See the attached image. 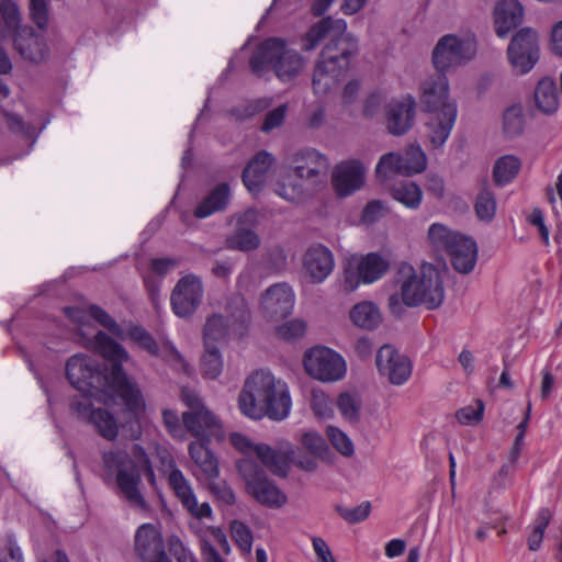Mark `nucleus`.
<instances>
[{"label": "nucleus", "instance_id": "nucleus-17", "mask_svg": "<svg viewBox=\"0 0 562 562\" xmlns=\"http://www.w3.org/2000/svg\"><path fill=\"white\" fill-rule=\"evenodd\" d=\"M237 304V314H232L229 317L215 314L206 319L203 329L204 348H218L232 334H241L244 325L249 319V312L243 299L238 300Z\"/></svg>", "mask_w": 562, "mask_h": 562}, {"label": "nucleus", "instance_id": "nucleus-6", "mask_svg": "<svg viewBox=\"0 0 562 562\" xmlns=\"http://www.w3.org/2000/svg\"><path fill=\"white\" fill-rule=\"evenodd\" d=\"M134 459L122 449H112L102 453L104 477H115L117 486L132 507L144 509L146 502L138 485L142 473L149 484L155 485L156 476L145 450L136 445L133 448Z\"/></svg>", "mask_w": 562, "mask_h": 562}, {"label": "nucleus", "instance_id": "nucleus-22", "mask_svg": "<svg viewBox=\"0 0 562 562\" xmlns=\"http://www.w3.org/2000/svg\"><path fill=\"white\" fill-rule=\"evenodd\" d=\"M367 168L358 160H346L336 165L331 183L338 196L345 198L360 190L366 181Z\"/></svg>", "mask_w": 562, "mask_h": 562}, {"label": "nucleus", "instance_id": "nucleus-35", "mask_svg": "<svg viewBox=\"0 0 562 562\" xmlns=\"http://www.w3.org/2000/svg\"><path fill=\"white\" fill-rule=\"evenodd\" d=\"M537 109L543 114H553L559 109V97L553 79L544 77L539 80L535 90Z\"/></svg>", "mask_w": 562, "mask_h": 562}, {"label": "nucleus", "instance_id": "nucleus-34", "mask_svg": "<svg viewBox=\"0 0 562 562\" xmlns=\"http://www.w3.org/2000/svg\"><path fill=\"white\" fill-rule=\"evenodd\" d=\"M229 188L226 183L215 187L195 207L194 215L198 218H205L215 212L223 211L229 201Z\"/></svg>", "mask_w": 562, "mask_h": 562}, {"label": "nucleus", "instance_id": "nucleus-25", "mask_svg": "<svg viewBox=\"0 0 562 562\" xmlns=\"http://www.w3.org/2000/svg\"><path fill=\"white\" fill-rule=\"evenodd\" d=\"M135 551L144 562L157 560L166 554L162 536L156 525L143 524L137 528Z\"/></svg>", "mask_w": 562, "mask_h": 562}, {"label": "nucleus", "instance_id": "nucleus-19", "mask_svg": "<svg viewBox=\"0 0 562 562\" xmlns=\"http://www.w3.org/2000/svg\"><path fill=\"white\" fill-rule=\"evenodd\" d=\"M93 397L75 396L71 409L78 418L90 423L97 431L106 440H114L119 434V427L114 416L103 408L93 407Z\"/></svg>", "mask_w": 562, "mask_h": 562}, {"label": "nucleus", "instance_id": "nucleus-24", "mask_svg": "<svg viewBox=\"0 0 562 562\" xmlns=\"http://www.w3.org/2000/svg\"><path fill=\"white\" fill-rule=\"evenodd\" d=\"M416 114V101L407 94L392 100L386 110V128L394 136L407 133L414 123Z\"/></svg>", "mask_w": 562, "mask_h": 562}, {"label": "nucleus", "instance_id": "nucleus-16", "mask_svg": "<svg viewBox=\"0 0 562 562\" xmlns=\"http://www.w3.org/2000/svg\"><path fill=\"white\" fill-rule=\"evenodd\" d=\"M506 53L514 74L530 72L540 59L538 33L530 27L519 30L513 36Z\"/></svg>", "mask_w": 562, "mask_h": 562}, {"label": "nucleus", "instance_id": "nucleus-26", "mask_svg": "<svg viewBox=\"0 0 562 562\" xmlns=\"http://www.w3.org/2000/svg\"><path fill=\"white\" fill-rule=\"evenodd\" d=\"M273 161L274 159L269 153L260 151L245 167L243 182L251 194L260 192L266 184Z\"/></svg>", "mask_w": 562, "mask_h": 562}, {"label": "nucleus", "instance_id": "nucleus-11", "mask_svg": "<svg viewBox=\"0 0 562 562\" xmlns=\"http://www.w3.org/2000/svg\"><path fill=\"white\" fill-rule=\"evenodd\" d=\"M476 55V41L473 35L447 34L439 38L432 50V64L443 74L461 67Z\"/></svg>", "mask_w": 562, "mask_h": 562}, {"label": "nucleus", "instance_id": "nucleus-27", "mask_svg": "<svg viewBox=\"0 0 562 562\" xmlns=\"http://www.w3.org/2000/svg\"><path fill=\"white\" fill-rule=\"evenodd\" d=\"M303 262L306 271L315 283H321L327 279L335 267L331 251L322 245L310 247L304 256Z\"/></svg>", "mask_w": 562, "mask_h": 562}, {"label": "nucleus", "instance_id": "nucleus-38", "mask_svg": "<svg viewBox=\"0 0 562 562\" xmlns=\"http://www.w3.org/2000/svg\"><path fill=\"white\" fill-rule=\"evenodd\" d=\"M391 194L395 201L412 210L419 207L423 201L420 187L408 180L394 184Z\"/></svg>", "mask_w": 562, "mask_h": 562}, {"label": "nucleus", "instance_id": "nucleus-64", "mask_svg": "<svg viewBox=\"0 0 562 562\" xmlns=\"http://www.w3.org/2000/svg\"><path fill=\"white\" fill-rule=\"evenodd\" d=\"M547 195L553 211L562 212V170L558 175L554 188H548Z\"/></svg>", "mask_w": 562, "mask_h": 562}, {"label": "nucleus", "instance_id": "nucleus-41", "mask_svg": "<svg viewBox=\"0 0 562 562\" xmlns=\"http://www.w3.org/2000/svg\"><path fill=\"white\" fill-rule=\"evenodd\" d=\"M201 372L207 379H216L223 371V358L217 347L204 348L201 358Z\"/></svg>", "mask_w": 562, "mask_h": 562}, {"label": "nucleus", "instance_id": "nucleus-53", "mask_svg": "<svg viewBox=\"0 0 562 562\" xmlns=\"http://www.w3.org/2000/svg\"><path fill=\"white\" fill-rule=\"evenodd\" d=\"M337 512L347 522L356 524L368 518L371 512L370 502H362L355 507L338 506Z\"/></svg>", "mask_w": 562, "mask_h": 562}, {"label": "nucleus", "instance_id": "nucleus-47", "mask_svg": "<svg viewBox=\"0 0 562 562\" xmlns=\"http://www.w3.org/2000/svg\"><path fill=\"white\" fill-rule=\"evenodd\" d=\"M300 442L314 457H325L328 452L326 440L314 430L304 431L301 435Z\"/></svg>", "mask_w": 562, "mask_h": 562}, {"label": "nucleus", "instance_id": "nucleus-59", "mask_svg": "<svg viewBox=\"0 0 562 562\" xmlns=\"http://www.w3.org/2000/svg\"><path fill=\"white\" fill-rule=\"evenodd\" d=\"M4 116L11 132L25 137H31L34 134V126L24 122L20 115L5 112Z\"/></svg>", "mask_w": 562, "mask_h": 562}, {"label": "nucleus", "instance_id": "nucleus-57", "mask_svg": "<svg viewBox=\"0 0 562 562\" xmlns=\"http://www.w3.org/2000/svg\"><path fill=\"white\" fill-rule=\"evenodd\" d=\"M204 541H207L209 544L212 546L214 549V544H216L224 554H229L231 552V547L225 532L218 527L209 528L207 535L202 538V546H204ZM201 550L203 551V547H201Z\"/></svg>", "mask_w": 562, "mask_h": 562}, {"label": "nucleus", "instance_id": "nucleus-45", "mask_svg": "<svg viewBox=\"0 0 562 562\" xmlns=\"http://www.w3.org/2000/svg\"><path fill=\"white\" fill-rule=\"evenodd\" d=\"M326 435L333 447L344 457L355 453V446L346 432L335 426H328Z\"/></svg>", "mask_w": 562, "mask_h": 562}, {"label": "nucleus", "instance_id": "nucleus-14", "mask_svg": "<svg viewBox=\"0 0 562 562\" xmlns=\"http://www.w3.org/2000/svg\"><path fill=\"white\" fill-rule=\"evenodd\" d=\"M303 366L311 378L326 383L340 381L347 373L344 357L324 346H315L306 350L303 357Z\"/></svg>", "mask_w": 562, "mask_h": 562}, {"label": "nucleus", "instance_id": "nucleus-3", "mask_svg": "<svg viewBox=\"0 0 562 562\" xmlns=\"http://www.w3.org/2000/svg\"><path fill=\"white\" fill-rule=\"evenodd\" d=\"M238 407L243 415L251 419L268 416L273 420H283L292 408L289 386L271 371L256 370L245 380Z\"/></svg>", "mask_w": 562, "mask_h": 562}, {"label": "nucleus", "instance_id": "nucleus-51", "mask_svg": "<svg viewBox=\"0 0 562 562\" xmlns=\"http://www.w3.org/2000/svg\"><path fill=\"white\" fill-rule=\"evenodd\" d=\"M484 404L476 401L474 405H468L456 413L457 420L464 426H473L479 424L483 418Z\"/></svg>", "mask_w": 562, "mask_h": 562}, {"label": "nucleus", "instance_id": "nucleus-10", "mask_svg": "<svg viewBox=\"0 0 562 562\" xmlns=\"http://www.w3.org/2000/svg\"><path fill=\"white\" fill-rule=\"evenodd\" d=\"M247 493L259 504L280 508L286 501V495L266 475V472L252 459L241 458L237 462Z\"/></svg>", "mask_w": 562, "mask_h": 562}, {"label": "nucleus", "instance_id": "nucleus-40", "mask_svg": "<svg viewBox=\"0 0 562 562\" xmlns=\"http://www.w3.org/2000/svg\"><path fill=\"white\" fill-rule=\"evenodd\" d=\"M525 128V114L520 104L508 106L503 114V132L506 137L514 138L522 134Z\"/></svg>", "mask_w": 562, "mask_h": 562}, {"label": "nucleus", "instance_id": "nucleus-5", "mask_svg": "<svg viewBox=\"0 0 562 562\" xmlns=\"http://www.w3.org/2000/svg\"><path fill=\"white\" fill-rule=\"evenodd\" d=\"M420 104L427 114L425 137L434 149L449 138L458 117L456 100L449 95V81L443 74L427 78L422 85Z\"/></svg>", "mask_w": 562, "mask_h": 562}, {"label": "nucleus", "instance_id": "nucleus-44", "mask_svg": "<svg viewBox=\"0 0 562 562\" xmlns=\"http://www.w3.org/2000/svg\"><path fill=\"white\" fill-rule=\"evenodd\" d=\"M337 407L340 415L352 423L359 420L360 402L358 397L351 393H341L337 398Z\"/></svg>", "mask_w": 562, "mask_h": 562}, {"label": "nucleus", "instance_id": "nucleus-28", "mask_svg": "<svg viewBox=\"0 0 562 562\" xmlns=\"http://www.w3.org/2000/svg\"><path fill=\"white\" fill-rule=\"evenodd\" d=\"M258 213L255 210H247L236 218V232L231 237L229 244L239 250H251L259 246V237L252 231L257 224Z\"/></svg>", "mask_w": 562, "mask_h": 562}, {"label": "nucleus", "instance_id": "nucleus-7", "mask_svg": "<svg viewBox=\"0 0 562 562\" xmlns=\"http://www.w3.org/2000/svg\"><path fill=\"white\" fill-rule=\"evenodd\" d=\"M328 167L327 157L315 149L297 153L293 175L279 182L274 191L286 201L301 202L325 187Z\"/></svg>", "mask_w": 562, "mask_h": 562}, {"label": "nucleus", "instance_id": "nucleus-15", "mask_svg": "<svg viewBox=\"0 0 562 562\" xmlns=\"http://www.w3.org/2000/svg\"><path fill=\"white\" fill-rule=\"evenodd\" d=\"M427 167V157L420 145H409L404 154L387 153L378 161V178L386 180L395 175L414 176L422 173Z\"/></svg>", "mask_w": 562, "mask_h": 562}, {"label": "nucleus", "instance_id": "nucleus-1", "mask_svg": "<svg viewBox=\"0 0 562 562\" xmlns=\"http://www.w3.org/2000/svg\"><path fill=\"white\" fill-rule=\"evenodd\" d=\"M94 347L111 362V370H101L98 362L89 356L75 355L66 363L67 379L81 393L79 396L93 397L104 403L121 398L131 416V437L137 438L140 434L139 423L145 412V401L138 386L122 369V364L128 360V353L103 331L95 335Z\"/></svg>", "mask_w": 562, "mask_h": 562}, {"label": "nucleus", "instance_id": "nucleus-52", "mask_svg": "<svg viewBox=\"0 0 562 562\" xmlns=\"http://www.w3.org/2000/svg\"><path fill=\"white\" fill-rule=\"evenodd\" d=\"M128 337L131 340L136 342L143 349L148 351L150 355L158 352V347L154 338L140 326H131L125 338Z\"/></svg>", "mask_w": 562, "mask_h": 562}, {"label": "nucleus", "instance_id": "nucleus-60", "mask_svg": "<svg viewBox=\"0 0 562 562\" xmlns=\"http://www.w3.org/2000/svg\"><path fill=\"white\" fill-rule=\"evenodd\" d=\"M30 11L33 22L44 29L48 24V9L46 0H30Z\"/></svg>", "mask_w": 562, "mask_h": 562}, {"label": "nucleus", "instance_id": "nucleus-29", "mask_svg": "<svg viewBox=\"0 0 562 562\" xmlns=\"http://www.w3.org/2000/svg\"><path fill=\"white\" fill-rule=\"evenodd\" d=\"M524 8L517 0H501L494 11L495 32L498 37L504 38L516 29L522 21Z\"/></svg>", "mask_w": 562, "mask_h": 562}, {"label": "nucleus", "instance_id": "nucleus-30", "mask_svg": "<svg viewBox=\"0 0 562 562\" xmlns=\"http://www.w3.org/2000/svg\"><path fill=\"white\" fill-rule=\"evenodd\" d=\"M450 256L451 265L456 271L468 274L477 261V246L474 239L461 235L453 247L447 252Z\"/></svg>", "mask_w": 562, "mask_h": 562}, {"label": "nucleus", "instance_id": "nucleus-50", "mask_svg": "<svg viewBox=\"0 0 562 562\" xmlns=\"http://www.w3.org/2000/svg\"><path fill=\"white\" fill-rule=\"evenodd\" d=\"M306 324L302 319H291L276 328L278 338L284 341H293L304 336Z\"/></svg>", "mask_w": 562, "mask_h": 562}, {"label": "nucleus", "instance_id": "nucleus-36", "mask_svg": "<svg viewBox=\"0 0 562 562\" xmlns=\"http://www.w3.org/2000/svg\"><path fill=\"white\" fill-rule=\"evenodd\" d=\"M461 235L441 223H432L427 232V240L434 250L448 252Z\"/></svg>", "mask_w": 562, "mask_h": 562}, {"label": "nucleus", "instance_id": "nucleus-21", "mask_svg": "<svg viewBox=\"0 0 562 562\" xmlns=\"http://www.w3.org/2000/svg\"><path fill=\"white\" fill-rule=\"evenodd\" d=\"M376 367L390 383L402 385L412 374L411 360L390 345L382 346L376 353Z\"/></svg>", "mask_w": 562, "mask_h": 562}, {"label": "nucleus", "instance_id": "nucleus-33", "mask_svg": "<svg viewBox=\"0 0 562 562\" xmlns=\"http://www.w3.org/2000/svg\"><path fill=\"white\" fill-rule=\"evenodd\" d=\"M26 27L23 24L21 7L16 0H0V35L13 37Z\"/></svg>", "mask_w": 562, "mask_h": 562}, {"label": "nucleus", "instance_id": "nucleus-2", "mask_svg": "<svg viewBox=\"0 0 562 562\" xmlns=\"http://www.w3.org/2000/svg\"><path fill=\"white\" fill-rule=\"evenodd\" d=\"M324 40L323 47L313 71L312 86L317 97H328L336 91L340 79L347 74L351 59L358 53V41L347 32L342 19L324 18L306 32L302 49L313 50Z\"/></svg>", "mask_w": 562, "mask_h": 562}, {"label": "nucleus", "instance_id": "nucleus-56", "mask_svg": "<svg viewBox=\"0 0 562 562\" xmlns=\"http://www.w3.org/2000/svg\"><path fill=\"white\" fill-rule=\"evenodd\" d=\"M204 541H207L209 544L212 546L214 549V544H216L224 554H229L231 552V547L225 532L218 527L209 528L207 535L202 538V546H204ZM201 550L203 551V547H201Z\"/></svg>", "mask_w": 562, "mask_h": 562}, {"label": "nucleus", "instance_id": "nucleus-42", "mask_svg": "<svg viewBox=\"0 0 562 562\" xmlns=\"http://www.w3.org/2000/svg\"><path fill=\"white\" fill-rule=\"evenodd\" d=\"M496 199L493 192L487 189H483L479 192L474 210L480 221L491 222L496 213Z\"/></svg>", "mask_w": 562, "mask_h": 562}, {"label": "nucleus", "instance_id": "nucleus-20", "mask_svg": "<svg viewBox=\"0 0 562 562\" xmlns=\"http://www.w3.org/2000/svg\"><path fill=\"white\" fill-rule=\"evenodd\" d=\"M167 480L176 497L191 516L198 519L212 518L213 510L211 505L207 502L199 504L191 483L180 469H173L167 476Z\"/></svg>", "mask_w": 562, "mask_h": 562}, {"label": "nucleus", "instance_id": "nucleus-62", "mask_svg": "<svg viewBox=\"0 0 562 562\" xmlns=\"http://www.w3.org/2000/svg\"><path fill=\"white\" fill-rule=\"evenodd\" d=\"M386 209L381 201L369 202L362 211L361 221L372 224L384 216Z\"/></svg>", "mask_w": 562, "mask_h": 562}, {"label": "nucleus", "instance_id": "nucleus-63", "mask_svg": "<svg viewBox=\"0 0 562 562\" xmlns=\"http://www.w3.org/2000/svg\"><path fill=\"white\" fill-rule=\"evenodd\" d=\"M312 546L317 562H336L329 546L323 538L313 536Z\"/></svg>", "mask_w": 562, "mask_h": 562}, {"label": "nucleus", "instance_id": "nucleus-18", "mask_svg": "<svg viewBox=\"0 0 562 562\" xmlns=\"http://www.w3.org/2000/svg\"><path fill=\"white\" fill-rule=\"evenodd\" d=\"M203 294L204 289L200 277L193 273L182 277L170 297L173 313L182 318L191 316L200 306Z\"/></svg>", "mask_w": 562, "mask_h": 562}, {"label": "nucleus", "instance_id": "nucleus-23", "mask_svg": "<svg viewBox=\"0 0 562 562\" xmlns=\"http://www.w3.org/2000/svg\"><path fill=\"white\" fill-rule=\"evenodd\" d=\"M295 294L288 283H276L269 286L261 296L260 305L266 317L283 318L294 308Z\"/></svg>", "mask_w": 562, "mask_h": 562}, {"label": "nucleus", "instance_id": "nucleus-46", "mask_svg": "<svg viewBox=\"0 0 562 562\" xmlns=\"http://www.w3.org/2000/svg\"><path fill=\"white\" fill-rule=\"evenodd\" d=\"M311 407L318 418L327 419L334 416L333 402L329 396L319 389H314L311 393Z\"/></svg>", "mask_w": 562, "mask_h": 562}, {"label": "nucleus", "instance_id": "nucleus-48", "mask_svg": "<svg viewBox=\"0 0 562 562\" xmlns=\"http://www.w3.org/2000/svg\"><path fill=\"white\" fill-rule=\"evenodd\" d=\"M231 535L243 552L247 554L251 552L254 537L248 526L239 520H233L231 522Z\"/></svg>", "mask_w": 562, "mask_h": 562}, {"label": "nucleus", "instance_id": "nucleus-31", "mask_svg": "<svg viewBox=\"0 0 562 562\" xmlns=\"http://www.w3.org/2000/svg\"><path fill=\"white\" fill-rule=\"evenodd\" d=\"M15 49L20 55L34 63H40L46 58L47 45L45 40L35 34L32 27H26L22 32L11 37Z\"/></svg>", "mask_w": 562, "mask_h": 562}, {"label": "nucleus", "instance_id": "nucleus-49", "mask_svg": "<svg viewBox=\"0 0 562 562\" xmlns=\"http://www.w3.org/2000/svg\"><path fill=\"white\" fill-rule=\"evenodd\" d=\"M89 314L90 318H93L112 335L120 339H125V331L123 328L103 308L97 305H89Z\"/></svg>", "mask_w": 562, "mask_h": 562}, {"label": "nucleus", "instance_id": "nucleus-58", "mask_svg": "<svg viewBox=\"0 0 562 562\" xmlns=\"http://www.w3.org/2000/svg\"><path fill=\"white\" fill-rule=\"evenodd\" d=\"M204 541H207L209 544L212 546L214 549V544H216L224 554H229L231 552V547L225 532L218 527L209 528L207 535L202 538V546H204ZM201 550L203 551V547H201Z\"/></svg>", "mask_w": 562, "mask_h": 562}, {"label": "nucleus", "instance_id": "nucleus-8", "mask_svg": "<svg viewBox=\"0 0 562 562\" xmlns=\"http://www.w3.org/2000/svg\"><path fill=\"white\" fill-rule=\"evenodd\" d=\"M305 60L299 52L289 48L286 43L277 37L266 40L250 59L254 74L263 76L272 68L276 76L282 81L295 78L304 68Z\"/></svg>", "mask_w": 562, "mask_h": 562}, {"label": "nucleus", "instance_id": "nucleus-32", "mask_svg": "<svg viewBox=\"0 0 562 562\" xmlns=\"http://www.w3.org/2000/svg\"><path fill=\"white\" fill-rule=\"evenodd\" d=\"M211 441H193L189 445V454L200 470L198 477L212 481L218 476V463L207 445Z\"/></svg>", "mask_w": 562, "mask_h": 562}, {"label": "nucleus", "instance_id": "nucleus-37", "mask_svg": "<svg viewBox=\"0 0 562 562\" xmlns=\"http://www.w3.org/2000/svg\"><path fill=\"white\" fill-rule=\"evenodd\" d=\"M350 319L360 328L373 329L381 323V313L374 303L366 301L351 308Z\"/></svg>", "mask_w": 562, "mask_h": 562}, {"label": "nucleus", "instance_id": "nucleus-9", "mask_svg": "<svg viewBox=\"0 0 562 562\" xmlns=\"http://www.w3.org/2000/svg\"><path fill=\"white\" fill-rule=\"evenodd\" d=\"M182 402L187 405L188 411L182 413V424L186 430L198 441L222 440L224 438V429L221 420L210 411L201 397L190 389H182Z\"/></svg>", "mask_w": 562, "mask_h": 562}, {"label": "nucleus", "instance_id": "nucleus-61", "mask_svg": "<svg viewBox=\"0 0 562 562\" xmlns=\"http://www.w3.org/2000/svg\"><path fill=\"white\" fill-rule=\"evenodd\" d=\"M162 419L168 432L176 439L184 440L186 435L179 423V417L177 412L172 409H165L162 412Z\"/></svg>", "mask_w": 562, "mask_h": 562}, {"label": "nucleus", "instance_id": "nucleus-12", "mask_svg": "<svg viewBox=\"0 0 562 562\" xmlns=\"http://www.w3.org/2000/svg\"><path fill=\"white\" fill-rule=\"evenodd\" d=\"M390 259L380 252L351 256L344 269V288L356 291L361 284L381 280L390 269Z\"/></svg>", "mask_w": 562, "mask_h": 562}, {"label": "nucleus", "instance_id": "nucleus-43", "mask_svg": "<svg viewBox=\"0 0 562 562\" xmlns=\"http://www.w3.org/2000/svg\"><path fill=\"white\" fill-rule=\"evenodd\" d=\"M550 519L551 513L548 508H541L538 512L532 530L528 537V548L530 551H538L540 549Z\"/></svg>", "mask_w": 562, "mask_h": 562}, {"label": "nucleus", "instance_id": "nucleus-39", "mask_svg": "<svg viewBox=\"0 0 562 562\" xmlns=\"http://www.w3.org/2000/svg\"><path fill=\"white\" fill-rule=\"evenodd\" d=\"M521 161L514 155H505L495 161L493 169L494 181L497 186H505L518 175Z\"/></svg>", "mask_w": 562, "mask_h": 562}, {"label": "nucleus", "instance_id": "nucleus-55", "mask_svg": "<svg viewBox=\"0 0 562 562\" xmlns=\"http://www.w3.org/2000/svg\"><path fill=\"white\" fill-rule=\"evenodd\" d=\"M204 541H207L209 544L212 546L214 549V544H216L224 554H229L231 552V547L225 532L218 527L209 528L207 535L202 538V546H204ZM201 550L203 551V547H201Z\"/></svg>", "mask_w": 562, "mask_h": 562}, {"label": "nucleus", "instance_id": "nucleus-54", "mask_svg": "<svg viewBox=\"0 0 562 562\" xmlns=\"http://www.w3.org/2000/svg\"><path fill=\"white\" fill-rule=\"evenodd\" d=\"M289 456V465L293 463L295 467L300 468L305 472H314L317 469V458L313 454H302L299 453L293 446L291 445V451L286 452Z\"/></svg>", "mask_w": 562, "mask_h": 562}, {"label": "nucleus", "instance_id": "nucleus-4", "mask_svg": "<svg viewBox=\"0 0 562 562\" xmlns=\"http://www.w3.org/2000/svg\"><path fill=\"white\" fill-rule=\"evenodd\" d=\"M401 293L389 297V308L395 316H401L404 306H426L428 310L439 307L445 299V289L440 271L431 263H423L418 271L402 262L397 270Z\"/></svg>", "mask_w": 562, "mask_h": 562}, {"label": "nucleus", "instance_id": "nucleus-13", "mask_svg": "<svg viewBox=\"0 0 562 562\" xmlns=\"http://www.w3.org/2000/svg\"><path fill=\"white\" fill-rule=\"evenodd\" d=\"M232 445L245 454L244 458L251 459L255 454L261 463L273 474L286 476L289 473V456L291 442L284 440L279 442L278 449H273L266 443L254 445L246 436L234 432L229 437Z\"/></svg>", "mask_w": 562, "mask_h": 562}]
</instances>
